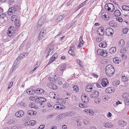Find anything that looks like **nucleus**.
<instances>
[{
    "instance_id": "obj_13",
    "label": "nucleus",
    "mask_w": 129,
    "mask_h": 129,
    "mask_svg": "<svg viewBox=\"0 0 129 129\" xmlns=\"http://www.w3.org/2000/svg\"><path fill=\"white\" fill-rule=\"evenodd\" d=\"M108 84V80L107 78H104L102 81L101 85L103 87H105Z\"/></svg>"
},
{
    "instance_id": "obj_24",
    "label": "nucleus",
    "mask_w": 129,
    "mask_h": 129,
    "mask_svg": "<svg viewBox=\"0 0 129 129\" xmlns=\"http://www.w3.org/2000/svg\"><path fill=\"white\" fill-rule=\"evenodd\" d=\"M16 10V9L15 8L12 7L9 9L8 11L13 13Z\"/></svg>"
},
{
    "instance_id": "obj_14",
    "label": "nucleus",
    "mask_w": 129,
    "mask_h": 129,
    "mask_svg": "<svg viewBox=\"0 0 129 129\" xmlns=\"http://www.w3.org/2000/svg\"><path fill=\"white\" fill-rule=\"evenodd\" d=\"M24 113L22 111H19L17 112L15 114V116L18 117H20L23 116Z\"/></svg>"
},
{
    "instance_id": "obj_50",
    "label": "nucleus",
    "mask_w": 129,
    "mask_h": 129,
    "mask_svg": "<svg viewBox=\"0 0 129 129\" xmlns=\"http://www.w3.org/2000/svg\"><path fill=\"white\" fill-rule=\"evenodd\" d=\"M104 125L106 127H110L111 126L109 123L104 124Z\"/></svg>"
},
{
    "instance_id": "obj_51",
    "label": "nucleus",
    "mask_w": 129,
    "mask_h": 129,
    "mask_svg": "<svg viewBox=\"0 0 129 129\" xmlns=\"http://www.w3.org/2000/svg\"><path fill=\"white\" fill-rule=\"evenodd\" d=\"M76 61H77V63L79 64L80 66V67L82 66V63L81 62L80 60H79V59H77L76 60Z\"/></svg>"
},
{
    "instance_id": "obj_44",
    "label": "nucleus",
    "mask_w": 129,
    "mask_h": 129,
    "mask_svg": "<svg viewBox=\"0 0 129 129\" xmlns=\"http://www.w3.org/2000/svg\"><path fill=\"white\" fill-rule=\"evenodd\" d=\"M17 67V64H14V65L12 66V71H13L15 70L16 68Z\"/></svg>"
},
{
    "instance_id": "obj_39",
    "label": "nucleus",
    "mask_w": 129,
    "mask_h": 129,
    "mask_svg": "<svg viewBox=\"0 0 129 129\" xmlns=\"http://www.w3.org/2000/svg\"><path fill=\"white\" fill-rule=\"evenodd\" d=\"M29 106L31 108H35L36 107L35 106V104L33 103H31L29 105Z\"/></svg>"
},
{
    "instance_id": "obj_3",
    "label": "nucleus",
    "mask_w": 129,
    "mask_h": 129,
    "mask_svg": "<svg viewBox=\"0 0 129 129\" xmlns=\"http://www.w3.org/2000/svg\"><path fill=\"white\" fill-rule=\"evenodd\" d=\"M97 53L98 55H101L103 57H105L107 56L106 54L107 52H106V51H105L106 53H105V51L104 50L102 49H98L97 51Z\"/></svg>"
},
{
    "instance_id": "obj_12",
    "label": "nucleus",
    "mask_w": 129,
    "mask_h": 129,
    "mask_svg": "<svg viewBox=\"0 0 129 129\" xmlns=\"http://www.w3.org/2000/svg\"><path fill=\"white\" fill-rule=\"evenodd\" d=\"M44 16H42L38 21V25L39 26H41L43 25L45 21L44 20H43L44 18Z\"/></svg>"
},
{
    "instance_id": "obj_59",
    "label": "nucleus",
    "mask_w": 129,
    "mask_h": 129,
    "mask_svg": "<svg viewBox=\"0 0 129 129\" xmlns=\"http://www.w3.org/2000/svg\"><path fill=\"white\" fill-rule=\"evenodd\" d=\"M95 103L97 104H99L100 102V100L99 99H95L94 100Z\"/></svg>"
},
{
    "instance_id": "obj_41",
    "label": "nucleus",
    "mask_w": 129,
    "mask_h": 129,
    "mask_svg": "<svg viewBox=\"0 0 129 129\" xmlns=\"http://www.w3.org/2000/svg\"><path fill=\"white\" fill-rule=\"evenodd\" d=\"M36 122L34 120H32L30 121L29 125L33 126L35 124Z\"/></svg>"
},
{
    "instance_id": "obj_60",
    "label": "nucleus",
    "mask_w": 129,
    "mask_h": 129,
    "mask_svg": "<svg viewBox=\"0 0 129 129\" xmlns=\"http://www.w3.org/2000/svg\"><path fill=\"white\" fill-rule=\"evenodd\" d=\"M30 42H27L26 45V48H28L30 46Z\"/></svg>"
},
{
    "instance_id": "obj_17",
    "label": "nucleus",
    "mask_w": 129,
    "mask_h": 129,
    "mask_svg": "<svg viewBox=\"0 0 129 129\" xmlns=\"http://www.w3.org/2000/svg\"><path fill=\"white\" fill-rule=\"evenodd\" d=\"M49 86L50 88L53 89H56L57 88V86L52 83H50Z\"/></svg>"
},
{
    "instance_id": "obj_19",
    "label": "nucleus",
    "mask_w": 129,
    "mask_h": 129,
    "mask_svg": "<svg viewBox=\"0 0 129 129\" xmlns=\"http://www.w3.org/2000/svg\"><path fill=\"white\" fill-rule=\"evenodd\" d=\"M116 48L115 47H113L109 49V52L111 53H113L116 52Z\"/></svg>"
},
{
    "instance_id": "obj_58",
    "label": "nucleus",
    "mask_w": 129,
    "mask_h": 129,
    "mask_svg": "<svg viewBox=\"0 0 129 129\" xmlns=\"http://www.w3.org/2000/svg\"><path fill=\"white\" fill-rule=\"evenodd\" d=\"M68 53L69 54H71V55H74V52L72 50H70L69 51H68Z\"/></svg>"
},
{
    "instance_id": "obj_61",
    "label": "nucleus",
    "mask_w": 129,
    "mask_h": 129,
    "mask_svg": "<svg viewBox=\"0 0 129 129\" xmlns=\"http://www.w3.org/2000/svg\"><path fill=\"white\" fill-rule=\"evenodd\" d=\"M11 27H10L9 28V29L8 30V31L7 32V34L8 35L9 34H10L11 33H13L12 32H11V31L10 30H11Z\"/></svg>"
},
{
    "instance_id": "obj_42",
    "label": "nucleus",
    "mask_w": 129,
    "mask_h": 129,
    "mask_svg": "<svg viewBox=\"0 0 129 129\" xmlns=\"http://www.w3.org/2000/svg\"><path fill=\"white\" fill-rule=\"evenodd\" d=\"M115 23L114 21H111L109 22V25L113 27L114 26V24Z\"/></svg>"
},
{
    "instance_id": "obj_53",
    "label": "nucleus",
    "mask_w": 129,
    "mask_h": 129,
    "mask_svg": "<svg viewBox=\"0 0 129 129\" xmlns=\"http://www.w3.org/2000/svg\"><path fill=\"white\" fill-rule=\"evenodd\" d=\"M13 82H11L10 83L8 86V89H9L11 87L12 85H13Z\"/></svg>"
},
{
    "instance_id": "obj_38",
    "label": "nucleus",
    "mask_w": 129,
    "mask_h": 129,
    "mask_svg": "<svg viewBox=\"0 0 129 129\" xmlns=\"http://www.w3.org/2000/svg\"><path fill=\"white\" fill-rule=\"evenodd\" d=\"M59 117H61L60 119L64 118L65 117L67 116V113H63L59 115Z\"/></svg>"
},
{
    "instance_id": "obj_10",
    "label": "nucleus",
    "mask_w": 129,
    "mask_h": 129,
    "mask_svg": "<svg viewBox=\"0 0 129 129\" xmlns=\"http://www.w3.org/2000/svg\"><path fill=\"white\" fill-rule=\"evenodd\" d=\"M98 34L100 36H102L104 34V28L103 27H101L97 30Z\"/></svg>"
},
{
    "instance_id": "obj_8",
    "label": "nucleus",
    "mask_w": 129,
    "mask_h": 129,
    "mask_svg": "<svg viewBox=\"0 0 129 129\" xmlns=\"http://www.w3.org/2000/svg\"><path fill=\"white\" fill-rule=\"evenodd\" d=\"M101 16L105 20H108L109 17L108 13L105 12H104L101 13Z\"/></svg>"
},
{
    "instance_id": "obj_29",
    "label": "nucleus",
    "mask_w": 129,
    "mask_h": 129,
    "mask_svg": "<svg viewBox=\"0 0 129 129\" xmlns=\"http://www.w3.org/2000/svg\"><path fill=\"white\" fill-rule=\"evenodd\" d=\"M125 44V42L124 40L121 39L118 43V45L120 46H122L124 45Z\"/></svg>"
},
{
    "instance_id": "obj_7",
    "label": "nucleus",
    "mask_w": 129,
    "mask_h": 129,
    "mask_svg": "<svg viewBox=\"0 0 129 129\" xmlns=\"http://www.w3.org/2000/svg\"><path fill=\"white\" fill-rule=\"evenodd\" d=\"M46 32V31L45 29H43L42 30L39 34L38 37L39 39V40H41L44 37L45 35Z\"/></svg>"
},
{
    "instance_id": "obj_43",
    "label": "nucleus",
    "mask_w": 129,
    "mask_h": 129,
    "mask_svg": "<svg viewBox=\"0 0 129 129\" xmlns=\"http://www.w3.org/2000/svg\"><path fill=\"white\" fill-rule=\"evenodd\" d=\"M66 67V64H62L61 66V67L60 69V70L61 71L65 69Z\"/></svg>"
},
{
    "instance_id": "obj_63",
    "label": "nucleus",
    "mask_w": 129,
    "mask_h": 129,
    "mask_svg": "<svg viewBox=\"0 0 129 129\" xmlns=\"http://www.w3.org/2000/svg\"><path fill=\"white\" fill-rule=\"evenodd\" d=\"M31 91V94H34L35 93H36V90H32Z\"/></svg>"
},
{
    "instance_id": "obj_27",
    "label": "nucleus",
    "mask_w": 129,
    "mask_h": 129,
    "mask_svg": "<svg viewBox=\"0 0 129 129\" xmlns=\"http://www.w3.org/2000/svg\"><path fill=\"white\" fill-rule=\"evenodd\" d=\"M48 79L50 82V83H55L56 82L55 81H56L57 80L56 79H53V77H51L49 78Z\"/></svg>"
},
{
    "instance_id": "obj_36",
    "label": "nucleus",
    "mask_w": 129,
    "mask_h": 129,
    "mask_svg": "<svg viewBox=\"0 0 129 129\" xmlns=\"http://www.w3.org/2000/svg\"><path fill=\"white\" fill-rule=\"evenodd\" d=\"M89 0H86L85 1H84L83 2L81 3L79 7H78L79 8H80L82 7Z\"/></svg>"
},
{
    "instance_id": "obj_33",
    "label": "nucleus",
    "mask_w": 129,
    "mask_h": 129,
    "mask_svg": "<svg viewBox=\"0 0 129 129\" xmlns=\"http://www.w3.org/2000/svg\"><path fill=\"white\" fill-rule=\"evenodd\" d=\"M113 62L116 63H119V60L118 58H114L113 59Z\"/></svg>"
},
{
    "instance_id": "obj_55",
    "label": "nucleus",
    "mask_w": 129,
    "mask_h": 129,
    "mask_svg": "<svg viewBox=\"0 0 129 129\" xmlns=\"http://www.w3.org/2000/svg\"><path fill=\"white\" fill-rule=\"evenodd\" d=\"M14 2V0H9L8 3L10 5H12Z\"/></svg>"
},
{
    "instance_id": "obj_57",
    "label": "nucleus",
    "mask_w": 129,
    "mask_h": 129,
    "mask_svg": "<svg viewBox=\"0 0 129 129\" xmlns=\"http://www.w3.org/2000/svg\"><path fill=\"white\" fill-rule=\"evenodd\" d=\"M125 50V49H124V48L120 50V53H125V52L126 51Z\"/></svg>"
},
{
    "instance_id": "obj_6",
    "label": "nucleus",
    "mask_w": 129,
    "mask_h": 129,
    "mask_svg": "<svg viewBox=\"0 0 129 129\" xmlns=\"http://www.w3.org/2000/svg\"><path fill=\"white\" fill-rule=\"evenodd\" d=\"M57 57L58 55L57 54H54L50 59L48 63V64H49L53 62L57 58Z\"/></svg>"
},
{
    "instance_id": "obj_64",
    "label": "nucleus",
    "mask_w": 129,
    "mask_h": 129,
    "mask_svg": "<svg viewBox=\"0 0 129 129\" xmlns=\"http://www.w3.org/2000/svg\"><path fill=\"white\" fill-rule=\"evenodd\" d=\"M45 126V125H41L39 127L38 129H43V128H44Z\"/></svg>"
},
{
    "instance_id": "obj_32",
    "label": "nucleus",
    "mask_w": 129,
    "mask_h": 129,
    "mask_svg": "<svg viewBox=\"0 0 129 129\" xmlns=\"http://www.w3.org/2000/svg\"><path fill=\"white\" fill-rule=\"evenodd\" d=\"M74 113L72 112H69L67 113V116L71 117L74 116Z\"/></svg>"
},
{
    "instance_id": "obj_31",
    "label": "nucleus",
    "mask_w": 129,
    "mask_h": 129,
    "mask_svg": "<svg viewBox=\"0 0 129 129\" xmlns=\"http://www.w3.org/2000/svg\"><path fill=\"white\" fill-rule=\"evenodd\" d=\"M73 90L76 92L78 91L79 90V88L77 85L74 86L73 87Z\"/></svg>"
},
{
    "instance_id": "obj_1",
    "label": "nucleus",
    "mask_w": 129,
    "mask_h": 129,
    "mask_svg": "<svg viewBox=\"0 0 129 129\" xmlns=\"http://www.w3.org/2000/svg\"><path fill=\"white\" fill-rule=\"evenodd\" d=\"M105 69L106 74L108 77L112 76L115 72L114 67L110 64L107 65L105 68Z\"/></svg>"
},
{
    "instance_id": "obj_23",
    "label": "nucleus",
    "mask_w": 129,
    "mask_h": 129,
    "mask_svg": "<svg viewBox=\"0 0 129 129\" xmlns=\"http://www.w3.org/2000/svg\"><path fill=\"white\" fill-rule=\"evenodd\" d=\"M99 46L101 47L105 48L106 46V43L105 42H102L100 44Z\"/></svg>"
},
{
    "instance_id": "obj_34",
    "label": "nucleus",
    "mask_w": 129,
    "mask_h": 129,
    "mask_svg": "<svg viewBox=\"0 0 129 129\" xmlns=\"http://www.w3.org/2000/svg\"><path fill=\"white\" fill-rule=\"evenodd\" d=\"M63 16V15H62L59 16L57 17V21L58 22H59L61 21Z\"/></svg>"
},
{
    "instance_id": "obj_15",
    "label": "nucleus",
    "mask_w": 129,
    "mask_h": 129,
    "mask_svg": "<svg viewBox=\"0 0 129 129\" xmlns=\"http://www.w3.org/2000/svg\"><path fill=\"white\" fill-rule=\"evenodd\" d=\"M105 91L107 93H112L114 92V89L112 87H108L106 89Z\"/></svg>"
},
{
    "instance_id": "obj_25",
    "label": "nucleus",
    "mask_w": 129,
    "mask_h": 129,
    "mask_svg": "<svg viewBox=\"0 0 129 129\" xmlns=\"http://www.w3.org/2000/svg\"><path fill=\"white\" fill-rule=\"evenodd\" d=\"M121 79L123 81L125 82L128 80V77L127 76L125 77V76H122Z\"/></svg>"
},
{
    "instance_id": "obj_35",
    "label": "nucleus",
    "mask_w": 129,
    "mask_h": 129,
    "mask_svg": "<svg viewBox=\"0 0 129 129\" xmlns=\"http://www.w3.org/2000/svg\"><path fill=\"white\" fill-rule=\"evenodd\" d=\"M9 122L10 124H14L16 122V120L15 119H11L10 120Z\"/></svg>"
},
{
    "instance_id": "obj_48",
    "label": "nucleus",
    "mask_w": 129,
    "mask_h": 129,
    "mask_svg": "<svg viewBox=\"0 0 129 129\" xmlns=\"http://www.w3.org/2000/svg\"><path fill=\"white\" fill-rule=\"evenodd\" d=\"M6 16V15L5 14L2 13L0 15V18H2V19H4V17H5Z\"/></svg>"
},
{
    "instance_id": "obj_4",
    "label": "nucleus",
    "mask_w": 129,
    "mask_h": 129,
    "mask_svg": "<svg viewBox=\"0 0 129 129\" xmlns=\"http://www.w3.org/2000/svg\"><path fill=\"white\" fill-rule=\"evenodd\" d=\"M36 100L37 103L41 104V105H42V103L45 102L46 101V98L42 97H40L36 98Z\"/></svg>"
},
{
    "instance_id": "obj_37",
    "label": "nucleus",
    "mask_w": 129,
    "mask_h": 129,
    "mask_svg": "<svg viewBox=\"0 0 129 129\" xmlns=\"http://www.w3.org/2000/svg\"><path fill=\"white\" fill-rule=\"evenodd\" d=\"M120 83V81L118 80H117L115 81H114L113 82V84L114 85V86H116L119 84Z\"/></svg>"
},
{
    "instance_id": "obj_49",
    "label": "nucleus",
    "mask_w": 129,
    "mask_h": 129,
    "mask_svg": "<svg viewBox=\"0 0 129 129\" xmlns=\"http://www.w3.org/2000/svg\"><path fill=\"white\" fill-rule=\"evenodd\" d=\"M83 122L85 125H86L88 123V121L87 119H84L83 120Z\"/></svg>"
},
{
    "instance_id": "obj_45",
    "label": "nucleus",
    "mask_w": 129,
    "mask_h": 129,
    "mask_svg": "<svg viewBox=\"0 0 129 129\" xmlns=\"http://www.w3.org/2000/svg\"><path fill=\"white\" fill-rule=\"evenodd\" d=\"M124 102L125 105L127 106L129 105V101L128 99H126L124 101Z\"/></svg>"
},
{
    "instance_id": "obj_54",
    "label": "nucleus",
    "mask_w": 129,
    "mask_h": 129,
    "mask_svg": "<svg viewBox=\"0 0 129 129\" xmlns=\"http://www.w3.org/2000/svg\"><path fill=\"white\" fill-rule=\"evenodd\" d=\"M96 40L99 42H100L102 41V38L100 37L97 38L96 39Z\"/></svg>"
},
{
    "instance_id": "obj_47",
    "label": "nucleus",
    "mask_w": 129,
    "mask_h": 129,
    "mask_svg": "<svg viewBox=\"0 0 129 129\" xmlns=\"http://www.w3.org/2000/svg\"><path fill=\"white\" fill-rule=\"evenodd\" d=\"M51 50V49L50 47H49V48H47V49L45 52V54H46L47 53H49V52H50Z\"/></svg>"
},
{
    "instance_id": "obj_28",
    "label": "nucleus",
    "mask_w": 129,
    "mask_h": 129,
    "mask_svg": "<svg viewBox=\"0 0 129 129\" xmlns=\"http://www.w3.org/2000/svg\"><path fill=\"white\" fill-rule=\"evenodd\" d=\"M122 9L126 11H129V6L123 5L122 6Z\"/></svg>"
},
{
    "instance_id": "obj_20",
    "label": "nucleus",
    "mask_w": 129,
    "mask_h": 129,
    "mask_svg": "<svg viewBox=\"0 0 129 129\" xmlns=\"http://www.w3.org/2000/svg\"><path fill=\"white\" fill-rule=\"evenodd\" d=\"M27 113L28 114L31 116L35 115L37 114V112H36L31 110L28 111Z\"/></svg>"
},
{
    "instance_id": "obj_40",
    "label": "nucleus",
    "mask_w": 129,
    "mask_h": 129,
    "mask_svg": "<svg viewBox=\"0 0 129 129\" xmlns=\"http://www.w3.org/2000/svg\"><path fill=\"white\" fill-rule=\"evenodd\" d=\"M80 42L78 45V47H81L83 45V44L84 42L83 41H79Z\"/></svg>"
},
{
    "instance_id": "obj_18",
    "label": "nucleus",
    "mask_w": 129,
    "mask_h": 129,
    "mask_svg": "<svg viewBox=\"0 0 129 129\" xmlns=\"http://www.w3.org/2000/svg\"><path fill=\"white\" fill-rule=\"evenodd\" d=\"M91 85H87L85 87V90L86 91L90 92L92 90V88L91 87Z\"/></svg>"
},
{
    "instance_id": "obj_9",
    "label": "nucleus",
    "mask_w": 129,
    "mask_h": 129,
    "mask_svg": "<svg viewBox=\"0 0 129 129\" xmlns=\"http://www.w3.org/2000/svg\"><path fill=\"white\" fill-rule=\"evenodd\" d=\"M113 7V4L111 3H109L106 4L105 6V9L107 10L108 11H111V7Z\"/></svg>"
},
{
    "instance_id": "obj_56",
    "label": "nucleus",
    "mask_w": 129,
    "mask_h": 129,
    "mask_svg": "<svg viewBox=\"0 0 129 129\" xmlns=\"http://www.w3.org/2000/svg\"><path fill=\"white\" fill-rule=\"evenodd\" d=\"M53 115L52 114L49 115H48L47 116V118H48V119L50 118H52L53 117Z\"/></svg>"
},
{
    "instance_id": "obj_30",
    "label": "nucleus",
    "mask_w": 129,
    "mask_h": 129,
    "mask_svg": "<svg viewBox=\"0 0 129 129\" xmlns=\"http://www.w3.org/2000/svg\"><path fill=\"white\" fill-rule=\"evenodd\" d=\"M17 19V16L15 15H13L11 17V20L14 22H15Z\"/></svg>"
},
{
    "instance_id": "obj_22",
    "label": "nucleus",
    "mask_w": 129,
    "mask_h": 129,
    "mask_svg": "<svg viewBox=\"0 0 129 129\" xmlns=\"http://www.w3.org/2000/svg\"><path fill=\"white\" fill-rule=\"evenodd\" d=\"M120 15V11L118 10H116L114 13V15L116 17L119 16Z\"/></svg>"
},
{
    "instance_id": "obj_21",
    "label": "nucleus",
    "mask_w": 129,
    "mask_h": 129,
    "mask_svg": "<svg viewBox=\"0 0 129 129\" xmlns=\"http://www.w3.org/2000/svg\"><path fill=\"white\" fill-rule=\"evenodd\" d=\"M84 111L87 113H89V115L91 116L93 115L94 114V113L91 110L86 109Z\"/></svg>"
},
{
    "instance_id": "obj_5",
    "label": "nucleus",
    "mask_w": 129,
    "mask_h": 129,
    "mask_svg": "<svg viewBox=\"0 0 129 129\" xmlns=\"http://www.w3.org/2000/svg\"><path fill=\"white\" fill-rule=\"evenodd\" d=\"M105 32L108 36H111L113 34V29L110 27L107 28L105 30Z\"/></svg>"
},
{
    "instance_id": "obj_46",
    "label": "nucleus",
    "mask_w": 129,
    "mask_h": 129,
    "mask_svg": "<svg viewBox=\"0 0 129 129\" xmlns=\"http://www.w3.org/2000/svg\"><path fill=\"white\" fill-rule=\"evenodd\" d=\"M128 29L127 28H125L123 29V33L125 34H126L128 31Z\"/></svg>"
},
{
    "instance_id": "obj_26",
    "label": "nucleus",
    "mask_w": 129,
    "mask_h": 129,
    "mask_svg": "<svg viewBox=\"0 0 129 129\" xmlns=\"http://www.w3.org/2000/svg\"><path fill=\"white\" fill-rule=\"evenodd\" d=\"M56 108H57V109H62L65 108V106H63V105H58L57 106Z\"/></svg>"
},
{
    "instance_id": "obj_2",
    "label": "nucleus",
    "mask_w": 129,
    "mask_h": 129,
    "mask_svg": "<svg viewBox=\"0 0 129 129\" xmlns=\"http://www.w3.org/2000/svg\"><path fill=\"white\" fill-rule=\"evenodd\" d=\"M99 92L96 90H93L90 94V97L92 99L97 98L99 95Z\"/></svg>"
},
{
    "instance_id": "obj_62",
    "label": "nucleus",
    "mask_w": 129,
    "mask_h": 129,
    "mask_svg": "<svg viewBox=\"0 0 129 129\" xmlns=\"http://www.w3.org/2000/svg\"><path fill=\"white\" fill-rule=\"evenodd\" d=\"M31 90H30L29 89H28L26 90L27 93L29 94H31Z\"/></svg>"
},
{
    "instance_id": "obj_16",
    "label": "nucleus",
    "mask_w": 129,
    "mask_h": 129,
    "mask_svg": "<svg viewBox=\"0 0 129 129\" xmlns=\"http://www.w3.org/2000/svg\"><path fill=\"white\" fill-rule=\"evenodd\" d=\"M36 93L38 94H42L45 93V91L43 89L39 88L36 90Z\"/></svg>"
},
{
    "instance_id": "obj_52",
    "label": "nucleus",
    "mask_w": 129,
    "mask_h": 129,
    "mask_svg": "<svg viewBox=\"0 0 129 129\" xmlns=\"http://www.w3.org/2000/svg\"><path fill=\"white\" fill-rule=\"evenodd\" d=\"M116 19L117 21H118L120 22H122V18L120 17L117 18H116Z\"/></svg>"
},
{
    "instance_id": "obj_11",
    "label": "nucleus",
    "mask_w": 129,
    "mask_h": 129,
    "mask_svg": "<svg viewBox=\"0 0 129 129\" xmlns=\"http://www.w3.org/2000/svg\"><path fill=\"white\" fill-rule=\"evenodd\" d=\"M81 99L82 101L84 103H87L88 102L89 100L88 97L84 94H82L81 96Z\"/></svg>"
}]
</instances>
